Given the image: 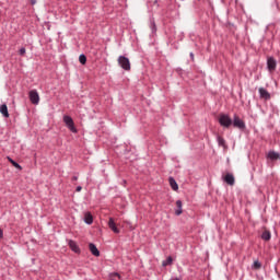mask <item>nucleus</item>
<instances>
[{
  "label": "nucleus",
  "instance_id": "f257e3e1",
  "mask_svg": "<svg viewBox=\"0 0 280 280\" xmlns=\"http://www.w3.org/2000/svg\"><path fill=\"white\" fill-rule=\"evenodd\" d=\"M219 124L222 128H231L233 126V119L229 114H220L219 115Z\"/></svg>",
  "mask_w": 280,
  "mask_h": 280
},
{
  "label": "nucleus",
  "instance_id": "f03ea898",
  "mask_svg": "<svg viewBox=\"0 0 280 280\" xmlns=\"http://www.w3.org/2000/svg\"><path fill=\"white\" fill-rule=\"evenodd\" d=\"M232 126L238 130H246V122H244L237 115H234Z\"/></svg>",
  "mask_w": 280,
  "mask_h": 280
},
{
  "label": "nucleus",
  "instance_id": "7ed1b4c3",
  "mask_svg": "<svg viewBox=\"0 0 280 280\" xmlns=\"http://www.w3.org/2000/svg\"><path fill=\"white\" fill-rule=\"evenodd\" d=\"M63 122L66 124L67 128L70 129V132H78V129L75 128V124L73 122V118H71V116H63Z\"/></svg>",
  "mask_w": 280,
  "mask_h": 280
},
{
  "label": "nucleus",
  "instance_id": "20e7f679",
  "mask_svg": "<svg viewBox=\"0 0 280 280\" xmlns=\"http://www.w3.org/2000/svg\"><path fill=\"white\" fill-rule=\"evenodd\" d=\"M118 65L124 69L125 71H130V59L124 56L118 57Z\"/></svg>",
  "mask_w": 280,
  "mask_h": 280
},
{
  "label": "nucleus",
  "instance_id": "39448f33",
  "mask_svg": "<svg viewBox=\"0 0 280 280\" xmlns=\"http://www.w3.org/2000/svg\"><path fill=\"white\" fill-rule=\"evenodd\" d=\"M267 69L270 73L277 71V59H275V57L267 58Z\"/></svg>",
  "mask_w": 280,
  "mask_h": 280
},
{
  "label": "nucleus",
  "instance_id": "423d86ee",
  "mask_svg": "<svg viewBox=\"0 0 280 280\" xmlns=\"http://www.w3.org/2000/svg\"><path fill=\"white\" fill-rule=\"evenodd\" d=\"M28 97H30V101L32 102V104L37 105L40 102V96L38 95V92L36 90H32L28 93Z\"/></svg>",
  "mask_w": 280,
  "mask_h": 280
},
{
  "label": "nucleus",
  "instance_id": "0eeeda50",
  "mask_svg": "<svg viewBox=\"0 0 280 280\" xmlns=\"http://www.w3.org/2000/svg\"><path fill=\"white\" fill-rule=\"evenodd\" d=\"M258 92H259V97L260 100H265V102H268L271 100V95H270V92H268V90H266L265 88H259L258 89Z\"/></svg>",
  "mask_w": 280,
  "mask_h": 280
},
{
  "label": "nucleus",
  "instance_id": "6e6552de",
  "mask_svg": "<svg viewBox=\"0 0 280 280\" xmlns=\"http://www.w3.org/2000/svg\"><path fill=\"white\" fill-rule=\"evenodd\" d=\"M107 224H108L110 231H113V233H116V234H119V233H120L119 228H117V221H115V219L109 218Z\"/></svg>",
  "mask_w": 280,
  "mask_h": 280
},
{
  "label": "nucleus",
  "instance_id": "1a4fd4ad",
  "mask_svg": "<svg viewBox=\"0 0 280 280\" xmlns=\"http://www.w3.org/2000/svg\"><path fill=\"white\" fill-rule=\"evenodd\" d=\"M224 183H226V185H230V187H233V185H235V176H233L232 173H228L224 177H223Z\"/></svg>",
  "mask_w": 280,
  "mask_h": 280
},
{
  "label": "nucleus",
  "instance_id": "9d476101",
  "mask_svg": "<svg viewBox=\"0 0 280 280\" xmlns=\"http://www.w3.org/2000/svg\"><path fill=\"white\" fill-rule=\"evenodd\" d=\"M217 142H218V145L220 148H222L223 150H226V148H229L226 145V140H224V138L222 136H220V135H217Z\"/></svg>",
  "mask_w": 280,
  "mask_h": 280
},
{
  "label": "nucleus",
  "instance_id": "9b49d317",
  "mask_svg": "<svg viewBox=\"0 0 280 280\" xmlns=\"http://www.w3.org/2000/svg\"><path fill=\"white\" fill-rule=\"evenodd\" d=\"M89 248L92 255H94V257H100V249H97V246H95V244L90 243Z\"/></svg>",
  "mask_w": 280,
  "mask_h": 280
},
{
  "label": "nucleus",
  "instance_id": "f8f14e48",
  "mask_svg": "<svg viewBox=\"0 0 280 280\" xmlns=\"http://www.w3.org/2000/svg\"><path fill=\"white\" fill-rule=\"evenodd\" d=\"M267 158L270 159V161H279L280 154L276 151H269Z\"/></svg>",
  "mask_w": 280,
  "mask_h": 280
},
{
  "label": "nucleus",
  "instance_id": "ddd939ff",
  "mask_svg": "<svg viewBox=\"0 0 280 280\" xmlns=\"http://www.w3.org/2000/svg\"><path fill=\"white\" fill-rule=\"evenodd\" d=\"M168 183H170L173 191H178V184L176 183V179H174V177H170Z\"/></svg>",
  "mask_w": 280,
  "mask_h": 280
},
{
  "label": "nucleus",
  "instance_id": "4468645a",
  "mask_svg": "<svg viewBox=\"0 0 280 280\" xmlns=\"http://www.w3.org/2000/svg\"><path fill=\"white\" fill-rule=\"evenodd\" d=\"M0 113L3 117H10V113H8V105L3 104L0 106Z\"/></svg>",
  "mask_w": 280,
  "mask_h": 280
},
{
  "label": "nucleus",
  "instance_id": "2eb2a0df",
  "mask_svg": "<svg viewBox=\"0 0 280 280\" xmlns=\"http://www.w3.org/2000/svg\"><path fill=\"white\" fill-rule=\"evenodd\" d=\"M176 207H177V210L175 211V215H180L183 213V201L177 200Z\"/></svg>",
  "mask_w": 280,
  "mask_h": 280
},
{
  "label": "nucleus",
  "instance_id": "dca6fc26",
  "mask_svg": "<svg viewBox=\"0 0 280 280\" xmlns=\"http://www.w3.org/2000/svg\"><path fill=\"white\" fill-rule=\"evenodd\" d=\"M84 222L85 224H93V214L91 212L84 214Z\"/></svg>",
  "mask_w": 280,
  "mask_h": 280
},
{
  "label": "nucleus",
  "instance_id": "f3484780",
  "mask_svg": "<svg viewBox=\"0 0 280 280\" xmlns=\"http://www.w3.org/2000/svg\"><path fill=\"white\" fill-rule=\"evenodd\" d=\"M69 246L73 253H80V247H78V244L74 241H69Z\"/></svg>",
  "mask_w": 280,
  "mask_h": 280
},
{
  "label": "nucleus",
  "instance_id": "a211bd4d",
  "mask_svg": "<svg viewBox=\"0 0 280 280\" xmlns=\"http://www.w3.org/2000/svg\"><path fill=\"white\" fill-rule=\"evenodd\" d=\"M272 237V234H270V231H265L261 234V240L265 242H270V238Z\"/></svg>",
  "mask_w": 280,
  "mask_h": 280
},
{
  "label": "nucleus",
  "instance_id": "6ab92c4d",
  "mask_svg": "<svg viewBox=\"0 0 280 280\" xmlns=\"http://www.w3.org/2000/svg\"><path fill=\"white\" fill-rule=\"evenodd\" d=\"M7 159H8L9 163H11V165H13V167H15L16 170H20V171L23 170V167L19 163H16L14 160H12V158L8 156Z\"/></svg>",
  "mask_w": 280,
  "mask_h": 280
},
{
  "label": "nucleus",
  "instance_id": "aec40b11",
  "mask_svg": "<svg viewBox=\"0 0 280 280\" xmlns=\"http://www.w3.org/2000/svg\"><path fill=\"white\" fill-rule=\"evenodd\" d=\"M252 270H261V262L259 260H255L252 265Z\"/></svg>",
  "mask_w": 280,
  "mask_h": 280
},
{
  "label": "nucleus",
  "instance_id": "412c9836",
  "mask_svg": "<svg viewBox=\"0 0 280 280\" xmlns=\"http://www.w3.org/2000/svg\"><path fill=\"white\" fill-rule=\"evenodd\" d=\"M174 261V259L172 258V256H168L167 258H166V260H164L163 262H162V266H172V262Z\"/></svg>",
  "mask_w": 280,
  "mask_h": 280
},
{
  "label": "nucleus",
  "instance_id": "4be33fe9",
  "mask_svg": "<svg viewBox=\"0 0 280 280\" xmlns=\"http://www.w3.org/2000/svg\"><path fill=\"white\" fill-rule=\"evenodd\" d=\"M109 280H121V276L119 273H110Z\"/></svg>",
  "mask_w": 280,
  "mask_h": 280
},
{
  "label": "nucleus",
  "instance_id": "5701e85b",
  "mask_svg": "<svg viewBox=\"0 0 280 280\" xmlns=\"http://www.w3.org/2000/svg\"><path fill=\"white\" fill-rule=\"evenodd\" d=\"M79 62H81L82 65H86V56L85 55H80L79 56Z\"/></svg>",
  "mask_w": 280,
  "mask_h": 280
},
{
  "label": "nucleus",
  "instance_id": "b1692460",
  "mask_svg": "<svg viewBox=\"0 0 280 280\" xmlns=\"http://www.w3.org/2000/svg\"><path fill=\"white\" fill-rule=\"evenodd\" d=\"M25 51H26L25 48H21L19 51L20 56H25Z\"/></svg>",
  "mask_w": 280,
  "mask_h": 280
},
{
  "label": "nucleus",
  "instance_id": "393cba45",
  "mask_svg": "<svg viewBox=\"0 0 280 280\" xmlns=\"http://www.w3.org/2000/svg\"><path fill=\"white\" fill-rule=\"evenodd\" d=\"M0 240H3V230L0 229Z\"/></svg>",
  "mask_w": 280,
  "mask_h": 280
},
{
  "label": "nucleus",
  "instance_id": "a878e982",
  "mask_svg": "<svg viewBox=\"0 0 280 280\" xmlns=\"http://www.w3.org/2000/svg\"><path fill=\"white\" fill-rule=\"evenodd\" d=\"M77 191H82V186H78Z\"/></svg>",
  "mask_w": 280,
  "mask_h": 280
},
{
  "label": "nucleus",
  "instance_id": "bb28decb",
  "mask_svg": "<svg viewBox=\"0 0 280 280\" xmlns=\"http://www.w3.org/2000/svg\"><path fill=\"white\" fill-rule=\"evenodd\" d=\"M32 5H36V0H31Z\"/></svg>",
  "mask_w": 280,
  "mask_h": 280
},
{
  "label": "nucleus",
  "instance_id": "cd10ccee",
  "mask_svg": "<svg viewBox=\"0 0 280 280\" xmlns=\"http://www.w3.org/2000/svg\"><path fill=\"white\" fill-rule=\"evenodd\" d=\"M190 58L191 60H194V52H190Z\"/></svg>",
  "mask_w": 280,
  "mask_h": 280
},
{
  "label": "nucleus",
  "instance_id": "c85d7f7f",
  "mask_svg": "<svg viewBox=\"0 0 280 280\" xmlns=\"http://www.w3.org/2000/svg\"><path fill=\"white\" fill-rule=\"evenodd\" d=\"M72 180H78V177L77 176L72 177Z\"/></svg>",
  "mask_w": 280,
  "mask_h": 280
}]
</instances>
